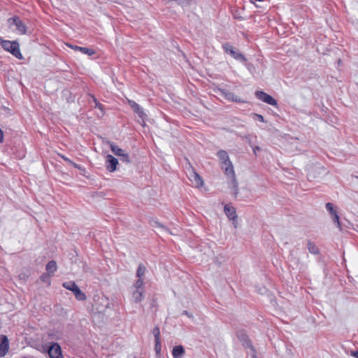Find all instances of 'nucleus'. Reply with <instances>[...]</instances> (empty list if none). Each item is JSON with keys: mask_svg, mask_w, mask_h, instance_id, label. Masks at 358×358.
<instances>
[{"mask_svg": "<svg viewBox=\"0 0 358 358\" xmlns=\"http://www.w3.org/2000/svg\"><path fill=\"white\" fill-rule=\"evenodd\" d=\"M217 155L221 161V168L224 170V173L226 175L234 174V166L229 159L228 153L225 150H220L217 152Z\"/></svg>", "mask_w": 358, "mask_h": 358, "instance_id": "nucleus-1", "label": "nucleus"}, {"mask_svg": "<svg viewBox=\"0 0 358 358\" xmlns=\"http://www.w3.org/2000/svg\"><path fill=\"white\" fill-rule=\"evenodd\" d=\"M0 41L1 46L5 50L10 52L13 56L19 59H22L23 58L20 50L19 43L17 41H5L1 38Z\"/></svg>", "mask_w": 358, "mask_h": 358, "instance_id": "nucleus-2", "label": "nucleus"}, {"mask_svg": "<svg viewBox=\"0 0 358 358\" xmlns=\"http://www.w3.org/2000/svg\"><path fill=\"white\" fill-rule=\"evenodd\" d=\"M8 25L10 29L19 34L27 33V26L22 22L19 17L15 16L8 20Z\"/></svg>", "mask_w": 358, "mask_h": 358, "instance_id": "nucleus-3", "label": "nucleus"}, {"mask_svg": "<svg viewBox=\"0 0 358 358\" xmlns=\"http://www.w3.org/2000/svg\"><path fill=\"white\" fill-rule=\"evenodd\" d=\"M110 148L113 153L120 157V161L127 164L131 162L129 155L124 150L120 148L113 143H110Z\"/></svg>", "mask_w": 358, "mask_h": 358, "instance_id": "nucleus-4", "label": "nucleus"}, {"mask_svg": "<svg viewBox=\"0 0 358 358\" xmlns=\"http://www.w3.org/2000/svg\"><path fill=\"white\" fill-rule=\"evenodd\" d=\"M128 103L130 106V107L133 109L134 113H136L138 115V117L141 119V120H138V122L142 126H145V119L147 117V115L145 113L143 109L141 107L140 105H138L134 101L128 100Z\"/></svg>", "mask_w": 358, "mask_h": 358, "instance_id": "nucleus-5", "label": "nucleus"}, {"mask_svg": "<svg viewBox=\"0 0 358 358\" xmlns=\"http://www.w3.org/2000/svg\"><path fill=\"white\" fill-rule=\"evenodd\" d=\"M69 290L71 291L76 299L78 301H85L86 295L85 293L78 287L75 282L71 281L69 283Z\"/></svg>", "mask_w": 358, "mask_h": 358, "instance_id": "nucleus-6", "label": "nucleus"}, {"mask_svg": "<svg viewBox=\"0 0 358 358\" xmlns=\"http://www.w3.org/2000/svg\"><path fill=\"white\" fill-rule=\"evenodd\" d=\"M255 96L262 101L271 106H276L278 104L277 101L273 97L263 91H256Z\"/></svg>", "mask_w": 358, "mask_h": 358, "instance_id": "nucleus-7", "label": "nucleus"}, {"mask_svg": "<svg viewBox=\"0 0 358 358\" xmlns=\"http://www.w3.org/2000/svg\"><path fill=\"white\" fill-rule=\"evenodd\" d=\"M218 91L220 92V94L224 96L226 99L234 101L236 103H245V101L236 96L233 92L219 88Z\"/></svg>", "mask_w": 358, "mask_h": 358, "instance_id": "nucleus-8", "label": "nucleus"}, {"mask_svg": "<svg viewBox=\"0 0 358 358\" xmlns=\"http://www.w3.org/2000/svg\"><path fill=\"white\" fill-rule=\"evenodd\" d=\"M118 160L111 155H108L106 159V168L109 172H114L117 169Z\"/></svg>", "mask_w": 358, "mask_h": 358, "instance_id": "nucleus-9", "label": "nucleus"}, {"mask_svg": "<svg viewBox=\"0 0 358 358\" xmlns=\"http://www.w3.org/2000/svg\"><path fill=\"white\" fill-rule=\"evenodd\" d=\"M50 358H63L60 346L57 343H52L48 350Z\"/></svg>", "mask_w": 358, "mask_h": 358, "instance_id": "nucleus-10", "label": "nucleus"}, {"mask_svg": "<svg viewBox=\"0 0 358 358\" xmlns=\"http://www.w3.org/2000/svg\"><path fill=\"white\" fill-rule=\"evenodd\" d=\"M227 176L231 178V181L229 185L230 188L233 190L234 196L236 198L238 194V184L236 178L235 172L234 171V174H229Z\"/></svg>", "mask_w": 358, "mask_h": 358, "instance_id": "nucleus-11", "label": "nucleus"}, {"mask_svg": "<svg viewBox=\"0 0 358 358\" xmlns=\"http://www.w3.org/2000/svg\"><path fill=\"white\" fill-rule=\"evenodd\" d=\"M189 180L196 187H202L203 185V181L201 176L194 171H192V172L190 173Z\"/></svg>", "mask_w": 358, "mask_h": 358, "instance_id": "nucleus-12", "label": "nucleus"}, {"mask_svg": "<svg viewBox=\"0 0 358 358\" xmlns=\"http://www.w3.org/2000/svg\"><path fill=\"white\" fill-rule=\"evenodd\" d=\"M224 211L227 217L229 219L237 218L236 208L229 204H226L224 207Z\"/></svg>", "mask_w": 358, "mask_h": 358, "instance_id": "nucleus-13", "label": "nucleus"}, {"mask_svg": "<svg viewBox=\"0 0 358 358\" xmlns=\"http://www.w3.org/2000/svg\"><path fill=\"white\" fill-rule=\"evenodd\" d=\"M173 358H182L185 355V349L182 345H176L173 347L172 350Z\"/></svg>", "mask_w": 358, "mask_h": 358, "instance_id": "nucleus-14", "label": "nucleus"}, {"mask_svg": "<svg viewBox=\"0 0 358 358\" xmlns=\"http://www.w3.org/2000/svg\"><path fill=\"white\" fill-rule=\"evenodd\" d=\"M238 339L243 342V345H245L246 347L250 348L252 350H254V348L252 345L250 341L248 340V336L245 335L243 332H238L237 334Z\"/></svg>", "mask_w": 358, "mask_h": 358, "instance_id": "nucleus-15", "label": "nucleus"}, {"mask_svg": "<svg viewBox=\"0 0 358 358\" xmlns=\"http://www.w3.org/2000/svg\"><path fill=\"white\" fill-rule=\"evenodd\" d=\"M307 248L310 253L313 255H320V250L319 248L311 241H308L307 242Z\"/></svg>", "mask_w": 358, "mask_h": 358, "instance_id": "nucleus-16", "label": "nucleus"}, {"mask_svg": "<svg viewBox=\"0 0 358 358\" xmlns=\"http://www.w3.org/2000/svg\"><path fill=\"white\" fill-rule=\"evenodd\" d=\"M143 290L135 289L132 293V298L135 303H138L142 301L143 298Z\"/></svg>", "mask_w": 358, "mask_h": 358, "instance_id": "nucleus-17", "label": "nucleus"}, {"mask_svg": "<svg viewBox=\"0 0 358 358\" xmlns=\"http://www.w3.org/2000/svg\"><path fill=\"white\" fill-rule=\"evenodd\" d=\"M90 96H91V98L92 99L93 102L95 104L94 107L97 108L100 110V113L98 114V116H103L105 114L103 105H102L101 103H99L94 95L90 94Z\"/></svg>", "mask_w": 358, "mask_h": 358, "instance_id": "nucleus-18", "label": "nucleus"}, {"mask_svg": "<svg viewBox=\"0 0 358 358\" xmlns=\"http://www.w3.org/2000/svg\"><path fill=\"white\" fill-rule=\"evenodd\" d=\"M152 226L153 227L159 228L160 229V232L164 231L170 234H174L173 233L170 231L164 225H163L162 224L159 223L157 221H154L153 223L152 224Z\"/></svg>", "mask_w": 358, "mask_h": 358, "instance_id": "nucleus-19", "label": "nucleus"}, {"mask_svg": "<svg viewBox=\"0 0 358 358\" xmlns=\"http://www.w3.org/2000/svg\"><path fill=\"white\" fill-rule=\"evenodd\" d=\"M57 269V264L55 261L49 262L46 265V271L48 273H54Z\"/></svg>", "mask_w": 358, "mask_h": 358, "instance_id": "nucleus-20", "label": "nucleus"}, {"mask_svg": "<svg viewBox=\"0 0 358 358\" xmlns=\"http://www.w3.org/2000/svg\"><path fill=\"white\" fill-rule=\"evenodd\" d=\"M231 56L233 57L236 60H240L241 62H245L246 58L243 55L236 50L231 51Z\"/></svg>", "mask_w": 358, "mask_h": 358, "instance_id": "nucleus-21", "label": "nucleus"}, {"mask_svg": "<svg viewBox=\"0 0 358 358\" xmlns=\"http://www.w3.org/2000/svg\"><path fill=\"white\" fill-rule=\"evenodd\" d=\"M79 51L82 52L83 54L87 55L89 56L93 55L95 54V51L92 49L81 47L79 48Z\"/></svg>", "mask_w": 358, "mask_h": 358, "instance_id": "nucleus-22", "label": "nucleus"}, {"mask_svg": "<svg viewBox=\"0 0 358 358\" xmlns=\"http://www.w3.org/2000/svg\"><path fill=\"white\" fill-rule=\"evenodd\" d=\"M145 269L146 268L144 265L142 264H139L136 271V276L141 278L145 274Z\"/></svg>", "mask_w": 358, "mask_h": 358, "instance_id": "nucleus-23", "label": "nucleus"}, {"mask_svg": "<svg viewBox=\"0 0 358 358\" xmlns=\"http://www.w3.org/2000/svg\"><path fill=\"white\" fill-rule=\"evenodd\" d=\"M8 351V344L4 343L2 342V343L0 344V356H4L6 353Z\"/></svg>", "mask_w": 358, "mask_h": 358, "instance_id": "nucleus-24", "label": "nucleus"}, {"mask_svg": "<svg viewBox=\"0 0 358 358\" xmlns=\"http://www.w3.org/2000/svg\"><path fill=\"white\" fill-rule=\"evenodd\" d=\"M155 341V350L156 352L157 357H159L161 355V341Z\"/></svg>", "mask_w": 358, "mask_h": 358, "instance_id": "nucleus-25", "label": "nucleus"}, {"mask_svg": "<svg viewBox=\"0 0 358 358\" xmlns=\"http://www.w3.org/2000/svg\"><path fill=\"white\" fill-rule=\"evenodd\" d=\"M152 334L155 337V341L160 340V331H159V328L158 327H155L152 329Z\"/></svg>", "mask_w": 358, "mask_h": 358, "instance_id": "nucleus-26", "label": "nucleus"}, {"mask_svg": "<svg viewBox=\"0 0 358 358\" xmlns=\"http://www.w3.org/2000/svg\"><path fill=\"white\" fill-rule=\"evenodd\" d=\"M326 208L331 215L337 213L334 208V205L331 203H326Z\"/></svg>", "mask_w": 358, "mask_h": 358, "instance_id": "nucleus-27", "label": "nucleus"}, {"mask_svg": "<svg viewBox=\"0 0 358 358\" xmlns=\"http://www.w3.org/2000/svg\"><path fill=\"white\" fill-rule=\"evenodd\" d=\"M143 280L138 278V279L136 281V282H135L134 286L136 289H142V290H143Z\"/></svg>", "mask_w": 358, "mask_h": 358, "instance_id": "nucleus-28", "label": "nucleus"}, {"mask_svg": "<svg viewBox=\"0 0 358 358\" xmlns=\"http://www.w3.org/2000/svg\"><path fill=\"white\" fill-rule=\"evenodd\" d=\"M222 48L224 50V51L227 53L229 54L230 55H231V51L234 50V48L228 43L223 44Z\"/></svg>", "mask_w": 358, "mask_h": 358, "instance_id": "nucleus-29", "label": "nucleus"}, {"mask_svg": "<svg viewBox=\"0 0 358 358\" xmlns=\"http://www.w3.org/2000/svg\"><path fill=\"white\" fill-rule=\"evenodd\" d=\"M41 280L45 282H47L48 285H50V273H43L41 276Z\"/></svg>", "mask_w": 358, "mask_h": 358, "instance_id": "nucleus-30", "label": "nucleus"}, {"mask_svg": "<svg viewBox=\"0 0 358 358\" xmlns=\"http://www.w3.org/2000/svg\"><path fill=\"white\" fill-rule=\"evenodd\" d=\"M331 217H332L333 221L336 224V226L339 229H341V223L339 221V216H338V213H334V215H331Z\"/></svg>", "mask_w": 358, "mask_h": 358, "instance_id": "nucleus-31", "label": "nucleus"}, {"mask_svg": "<svg viewBox=\"0 0 358 358\" xmlns=\"http://www.w3.org/2000/svg\"><path fill=\"white\" fill-rule=\"evenodd\" d=\"M74 252H75V255H72V257H71V259H72L73 258H75L74 261L72 262V263L75 264H81L82 262L80 261V259L77 257H78V253H77V251L74 250Z\"/></svg>", "mask_w": 358, "mask_h": 358, "instance_id": "nucleus-32", "label": "nucleus"}, {"mask_svg": "<svg viewBox=\"0 0 358 358\" xmlns=\"http://www.w3.org/2000/svg\"><path fill=\"white\" fill-rule=\"evenodd\" d=\"M252 115L254 116L255 120H257L259 122H265L264 118L262 115L257 114V113H253Z\"/></svg>", "mask_w": 358, "mask_h": 358, "instance_id": "nucleus-33", "label": "nucleus"}, {"mask_svg": "<svg viewBox=\"0 0 358 358\" xmlns=\"http://www.w3.org/2000/svg\"><path fill=\"white\" fill-rule=\"evenodd\" d=\"M260 150H261V148L257 145L252 147V150L255 155H257V152L259 151Z\"/></svg>", "mask_w": 358, "mask_h": 358, "instance_id": "nucleus-34", "label": "nucleus"}, {"mask_svg": "<svg viewBox=\"0 0 358 358\" xmlns=\"http://www.w3.org/2000/svg\"><path fill=\"white\" fill-rule=\"evenodd\" d=\"M231 220H232L234 227L235 228H237L238 225V222L237 218L231 219Z\"/></svg>", "mask_w": 358, "mask_h": 358, "instance_id": "nucleus-35", "label": "nucleus"}, {"mask_svg": "<svg viewBox=\"0 0 358 358\" xmlns=\"http://www.w3.org/2000/svg\"><path fill=\"white\" fill-rule=\"evenodd\" d=\"M79 48H80L79 46L73 45L69 43V48H71L74 50H79Z\"/></svg>", "mask_w": 358, "mask_h": 358, "instance_id": "nucleus-36", "label": "nucleus"}, {"mask_svg": "<svg viewBox=\"0 0 358 358\" xmlns=\"http://www.w3.org/2000/svg\"><path fill=\"white\" fill-rule=\"evenodd\" d=\"M182 314L185 315H187L189 318H192L193 317V315L192 314L189 313L187 310H183Z\"/></svg>", "mask_w": 358, "mask_h": 358, "instance_id": "nucleus-37", "label": "nucleus"}, {"mask_svg": "<svg viewBox=\"0 0 358 358\" xmlns=\"http://www.w3.org/2000/svg\"><path fill=\"white\" fill-rule=\"evenodd\" d=\"M3 141V132L0 129V143H2Z\"/></svg>", "mask_w": 358, "mask_h": 358, "instance_id": "nucleus-38", "label": "nucleus"}, {"mask_svg": "<svg viewBox=\"0 0 358 358\" xmlns=\"http://www.w3.org/2000/svg\"><path fill=\"white\" fill-rule=\"evenodd\" d=\"M69 164H72L74 167L80 169V167L78 165H77L76 164H75L74 162H71L69 159Z\"/></svg>", "mask_w": 358, "mask_h": 358, "instance_id": "nucleus-39", "label": "nucleus"}, {"mask_svg": "<svg viewBox=\"0 0 358 358\" xmlns=\"http://www.w3.org/2000/svg\"><path fill=\"white\" fill-rule=\"evenodd\" d=\"M351 355H352L353 357H355L356 358H358V351H352Z\"/></svg>", "mask_w": 358, "mask_h": 358, "instance_id": "nucleus-40", "label": "nucleus"}, {"mask_svg": "<svg viewBox=\"0 0 358 358\" xmlns=\"http://www.w3.org/2000/svg\"><path fill=\"white\" fill-rule=\"evenodd\" d=\"M245 139L247 140V142H248L250 145H252V142H251V140H250V136H245Z\"/></svg>", "mask_w": 358, "mask_h": 358, "instance_id": "nucleus-41", "label": "nucleus"}, {"mask_svg": "<svg viewBox=\"0 0 358 358\" xmlns=\"http://www.w3.org/2000/svg\"><path fill=\"white\" fill-rule=\"evenodd\" d=\"M252 351L254 352L253 355H252V358H257L255 350H254Z\"/></svg>", "mask_w": 358, "mask_h": 358, "instance_id": "nucleus-42", "label": "nucleus"}, {"mask_svg": "<svg viewBox=\"0 0 358 358\" xmlns=\"http://www.w3.org/2000/svg\"><path fill=\"white\" fill-rule=\"evenodd\" d=\"M63 287L67 289V282H64Z\"/></svg>", "mask_w": 358, "mask_h": 358, "instance_id": "nucleus-43", "label": "nucleus"}, {"mask_svg": "<svg viewBox=\"0 0 358 358\" xmlns=\"http://www.w3.org/2000/svg\"><path fill=\"white\" fill-rule=\"evenodd\" d=\"M62 157L63 159H64L65 160H67V158H66L64 156H62Z\"/></svg>", "mask_w": 358, "mask_h": 358, "instance_id": "nucleus-44", "label": "nucleus"}, {"mask_svg": "<svg viewBox=\"0 0 358 358\" xmlns=\"http://www.w3.org/2000/svg\"><path fill=\"white\" fill-rule=\"evenodd\" d=\"M71 271L76 272V269H74L73 268H71Z\"/></svg>", "mask_w": 358, "mask_h": 358, "instance_id": "nucleus-45", "label": "nucleus"}]
</instances>
